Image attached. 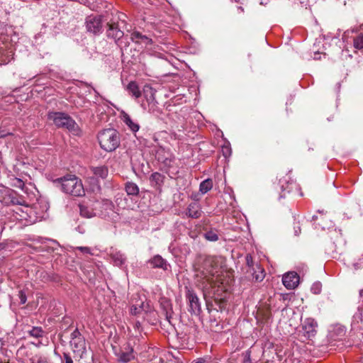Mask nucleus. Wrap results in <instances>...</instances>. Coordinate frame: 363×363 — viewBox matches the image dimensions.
<instances>
[{"label":"nucleus","mask_w":363,"mask_h":363,"mask_svg":"<svg viewBox=\"0 0 363 363\" xmlns=\"http://www.w3.org/2000/svg\"><path fill=\"white\" fill-rule=\"evenodd\" d=\"M54 182L60 184L61 189L65 194L73 196H82L85 194L82 180L75 175L67 174L57 178Z\"/></svg>","instance_id":"obj_1"},{"label":"nucleus","mask_w":363,"mask_h":363,"mask_svg":"<svg viewBox=\"0 0 363 363\" xmlns=\"http://www.w3.org/2000/svg\"><path fill=\"white\" fill-rule=\"evenodd\" d=\"M98 140L103 150L106 152H112L120 145V134L115 129H105L99 133Z\"/></svg>","instance_id":"obj_2"},{"label":"nucleus","mask_w":363,"mask_h":363,"mask_svg":"<svg viewBox=\"0 0 363 363\" xmlns=\"http://www.w3.org/2000/svg\"><path fill=\"white\" fill-rule=\"evenodd\" d=\"M48 119L53 121L57 128H65L74 135H77L79 128L75 121L64 112H52L48 113Z\"/></svg>","instance_id":"obj_3"},{"label":"nucleus","mask_w":363,"mask_h":363,"mask_svg":"<svg viewBox=\"0 0 363 363\" xmlns=\"http://www.w3.org/2000/svg\"><path fill=\"white\" fill-rule=\"evenodd\" d=\"M213 260L212 258H208L205 259L203 263V269L206 272L203 271V288L204 294L208 293L210 296L211 294V289L214 287L217 281V273L218 272L217 269L213 265Z\"/></svg>","instance_id":"obj_4"},{"label":"nucleus","mask_w":363,"mask_h":363,"mask_svg":"<svg viewBox=\"0 0 363 363\" xmlns=\"http://www.w3.org/2000/svg\"><path fill=\"white\" fill-rule=\"evenodd\" d=\"M106 36L108 38L113 40L121 50L129 46L130 43L128 38L124 36V33L120 29L118 23H107Z\"/></svg>","instance_id":"obj_5"},{"label":"nucleus","mask_w":363,"mask_h":363,"mask_svg":"<svg viewBox=\"0 0 363 363\" xmlns=\"http://www.w3.org/2000/svg\"><path fill=\"white\" fill-rule=\"evenodd\" d=\"M69 345L73 352L82 358L86 352V340L77 328L70 335Z\"/></svg>","instance_id":"obj_6"},{"label":"nucleus","mask_w":363,"mask_h":363,"mask_svg":"<svg viewBox=\"0 0 363 363\" xmlns=\"http://www.w3.org/2000/svg\"><path fill=\"white\" fill-rule=\"evenodd\" d=\"M186 289V300L189 306V311L195 315H199L201 311V303L197 295L193 291Z\"/></svg>","instance_id":"obj_7"},{"label":"nucleus","mask_w":363,"mask_h":363,"mask_svg":"<svg viewBox=\"0 0 363 363\" xmlns=\"http://www.w3.org/2000/svg\"><path fill=\"white\" fill-rule=\"evenodd\" d=\"M86 28L87 31L95 35L102 32V21L101 16H89L86 19Z\"/></svg>","instance_id":"obj_8"},{"label":"nucleus","mask_w":363,"mask_h":363,"mask_svg":"<svg viewBox=\"0 0 363 363\" xmlns=\"http://www.w3.org/2000/svg\"><path fill=\"white\" fill-rule=\"evenodd\" d=\"M115 354L118 362L121 363H128L135 359L134 350L129 345L121 348Z\"/></svg>","instance_id":"obj_9"},{"label":"nucleus","mask_w":363,"mask_h":363,"mask_svg":"<svg viewBox=\"0 0 363 363\" xmlns=\"http://www.w3.org/2000/svg\"><path fill=\"white\" fill-rule=\"evenodd\" d=\"M299 279L300 277L296 272H291L283 276L282 282L286 289H294L298 286Z\"/></svg>","instance_id":"obj_10"},{"label":"nucleus","mask_w":363,"mask_h":363,"mask_svg":"<svg viewBox=\"0 0 363 363\" xmlns=\"http://www.w3.org/2000/svg\"><path fill=\"white\" fill-rule=\"evenodd\" d=\"M130 39L132 42L141 45L142 48L147 47L152 43L151 38L143 35L138 30H133L130 33Z\"/></svg>","instance_id":"obj_11"},{"label":"nucleus","mask_w":363,"mask_h":363,"mask_svg":"<svg viewBox=\"0 0 363 363\" xmlns=\"http://www.w3.org/2000/svg\"><path fill=\"white\" fill-rule=\"evenodd\" d=\"M173 157L164 150H159L156 153V159L159 162V168L163 170L169 162H172Z\"/></svg>","instance_id":"obj_12"},{"label":"nucleus","mask_w":363,"mask_h":363,"mask_svg":"<svg viewBox=\"0 0 363 363\" xmlns=\"http://www.w3.org/2000/svg\"><path fill=\"white\" fill-rule=\"evenodd\" d=\"M79 212L80 215L82 217L91 218L96 216L98 214L97 212V206H95L94 203L92 205L82 203L79 204Z\"/></svg>","instance_id":"obj_13"},{"label":"nucleus","mask_w":363,"mask_h":363,"mask_svg":"<svg viewBox=\"0 0 363 363\" xmlns=\"http://www.w3.org/2000/svg\"><path fill=\"white\" fill-rule=\"evenodd\" d=\"M162 171L166 172L169 176V177L172 179H179L180 177V167L179 166V161H177L174 157L172 162H169L167 164V167H166Z\"/></svg>","instance_id":"obj_14"},{"label":"nucleus","mask_w":363,"mask_h":363,"mask_svg":"<svg viewBox=\"0 0 363 363\" xmlns=\"http://www.w3.org/2000/svg\"><path fill=\"white\" fill-rule=\"evenodd\" d=\"M185 40L186 43H190L189 48H185V50L183 52L189 54H196L199 51L198 43L194 38H193L187 32L183 30V40Z\"/></svg>","instance_id":"obj_15"},{"label":"nucleus","mask_w":363,"mask_h":363,"mask_svg":"<svg viewBox=\"0 0 363 363\" xmlns=\"http://www.w3.org/2000/svg\"><path fill=\"white\" fill-rule=\"evenodd\" d=\"M318 325L316 321L313 318H307L303 325V330L305 335L310 338L314 337L316 334V328Z\"/></svg>","instance_id":"obj_16"},{"label":"nucleus","mask_w":363,"mask_h":363,"mask_svg":"<svg viewBox=\"0 0 363 363\" xmlns=\"http://www.w3.org/2000/svg\"><path fill=\"white\" fill-rule=\"evenodd\" d=\"M121 118L123 121V122L128 126L129 130L132 131L133 133H135L138 132L140 129V125L133 119L131 118V117L125 111L121 112Z\"/></svg>","instance_id":"obj_17"},{"label":"nucleus","mask_w":363,"mask_h":363,"mask_svg":"<svg viewBox=\"0 0 363 363\" xmlns=\"http://www.w3.org/2000/svg\"><path fill=\"white\" fill-rule=\"evenodd\" d=\"M148 264L150 265L151 268H160L164 271L167 270L168 267H169L167 261L158 255H155L152 258H151L148 261Z\"/></svg>","instance_id":"obj_18"},{"label":"nucleus","mask_w":363,"mask_h":363,"mask_svg":"<svg viewBox=\"0 0 363 363\" xmlns=\"http://www.w3.org/2000/svg\"><path fill=\"white\" fill-rule=\"evenodd\" d=\"M247 273L250 274L248 278L255 281H262L265 276L264 269L258 264L255 265V270H247Z\"/></svg>","instance_id":"obj_19"},{"label":"nucleus","mask_w":363,"mask_h":363,"mask_svg":"<svg viewBox=\"0 0 363 363\" xmlns=\"http://www.w3.org/2000/svg\"><path fill=\"white\" fill-rule=\"evenodd\" d=\"M94 205L97 206V208H101V214L104 216L114 211V205L109 199H102L101 201H97L94 203Z\"/></svg>","instance_id":"obj_20"},{"label":"nucleus","mask_w":363,"mask_h":363,"mask_svg":"<svg viewBox=\"0 0 363 363\" xmlns=\"http://www.w3.org/2000/svg\"><path fill=\"white\" fill-rule=\"evenodd\" d=\"M89 169L96 179H104L107 177L108 174V169L106 165L97 167L91 166Z\"/></svg>","instance_id":"obj_21"},{"label":"nucleus","mask_w":363,"mask_h":363,"mask_svg":"<svg viewBox=\"0 0 363 363\" xmlns=\"http://www.w3.org/2000/svg\"><path fill=\"white\" fill-rule=\"evenodd\" d=\"M186 215L192 218H199L201 216V210L198 202H192L187 208Z\"/></svg>","instance_id":"obj_22"},{"label":"nucleus","mask_w":363,"mask_h":363,"mask_svg":"<svg viewBox=\"0 0 363 363\" xmlns=\"http://www.w3.org/2000/svg\"><path fill=\"white\" fill-rule=\"evenodd\" d=\"M110 257L116 266L121 267L126 262V257L120 251L113 250Z\"/></svg>","instance_id":"obj_23"},{"label":"nucleus","mask_w":363,"mask_h":363,"mask_svg":"<svg viewBox=\"0 0 363 363\" xmlns=\"http://www.w3.org/2000/svg\"><path fill=\"white\" fill-rule=\"evenodd\" d=\"M192 84L188 87V96L186 94L183 93V98L185 97L188 99L189 101L193 100L196 101L197 95H198V86L196 82L191 81Z\"/></svg>","instance_id":"obj_24"},{"label":"nucleus","mask_w":363,"mask_h":363,"mask_svg":"<svg viewBox=\"0 0 363 363\" xmlns=\"http://www.w3.org/2000/svg\"><path fill=\"white\" fill-rule=\"evenodd\" d=\"M279 183L281 189L280 198L285 197L286 192L289 193L296 184L293 182H289L286 179H280Z\"/></svg>","instance_id":"obj_25"},{"label":"nucleus","mask_w":363,"mask_h":363,"mask_svg":"<svg viewBox=\"0 0 363 363\" xmlns=\"http://www.w3.org/2000/svg\"><path fill=\"white\" fill-rule=\"evenodd\" d=\"M164 176L159 172H153L150 177L152 186H161L164 183Z\"/></svg>","instance_id":"obj_26"},{"label":"nucleus","mask_w":363,"mask_h":363,"mask_svg":"<svg viewBox=\"0 0 363 363\" xmlns=\"http://www.w3.org/2000/svg\"><path fill=\"white\" fill-rule=\"evenodd\" d=\"M155 90L150 86H145L143 88V96L148 104L155 102Z\"/></svg>","instance_id":"obj_27"},{"label":"nucleus","mask_w":363,"mask_h":363,"mask_svg":"<svg viewBox=\"0 0 363 363\" xmlns=\"http://www.w3.org/2000/svg\"><path fill=\"white\" fill-rule=\"evenodd\" d=\"M127 89L128 92L136 99L141 96V92L135 82H130L127 86Z\"/></svg>","instance_id":"obj_28"},{"label":"nucleus","mask_w":363,"mask_h":363,"mask_svg":"<svg viewBox=\"0 0 363 363\" xmlns=\"http://www.w3.org/2000/svg\"><path fill=\"white\" fill-rule=\"evenodd\" d=\"M213 187V181L211 179H207L203 181L199 186V191L201 194H204L209 191Z\"/></svg>","instance_id":"obj_29"},{"label":"nucleus","mask_w":363,"mask_h":363,"mask_svg":"<svg viewBox=\"0 0 363 363\" xmlns=\"http://www.w3.org/2000/svg\"><path fill=\"white\" fill-rule=\"evenodd\" d=\"M125 191L128 195L135 196L139 193V188L135 183L128 182L125 184Z\"/></svg>","instance_id":"obj_30"},{"label":"nucleus","mask_w":363,"mask_h":363,"mask_svg":"<svg viewBox=\"0 0 363 363\" xmlns=\"http://www.w3.org/2000/svg\"><path fill=\"white\" fill-rule=\"evenodd\" d=\"M359 323L363 324V315H362V311H358L353 315L352 321V326L353 328H355V327L362 328L361 325H359Z\"/></svg>","instance_id":"obj_31"},{"label":"nucleus","mask_w":363,"mask_h":363,"mask_svg":"<svg viewBox=\"0 0 363 363\" xmlns=\"http://www.w3.org/2000/svg\"><path fill=\"white\" fill-rule=\"evenodd\" d=\"M30 336L39 338L42 337L45 335V331L41 327H33L30 330L28 331Z\"/></svg>","instance_id":"obj_32"},{"label":"nucleus","mask_w":363,"mask_h":363,"mask_svg":"<svg viewBox=\"0 0 363 363\" xmlns=\"http://www.w3.org/2000/svg\"><path fill=\"white\" fill-rule=\"evenodd\" d=\"M30 363H50L49 359L44 356L35 354L30 358Z\"/></svg>","instance_id":"obj_33"},{"label":"nucleus","mask_w":363,"mask_h":363,"mask_svg":"<svg viewBox=\"0 0 363 363\" xmlns=\"http://www.w3.org/2000/svg\"><path fill=\"white\" fill-rule=\"evenodd\" d=\"M204 238L209 241L215 242L218 240V235L216 231L213 230H208L203 234Z\"/></svg>","instance_id":"obj_34"},{"label":"nucleus","mask_w":363,"mask_h":363,"mask_svg":"<svg viewBox=\"0 0 363 363\" xmlns=\"http://www.w3.org/2000/svg\"><path fill=\"white\" fill-rule=\"evenodd\" d=\"M180 99H174L172 100V104L169 105V111L172 112V113L177 114L179 111H181L182 109L178 107L177 104H179L178 101H179Z\"/></svg>","instance_id":"obj_35"},{"label":"nucleus","mask_w":363,"mask_h":363,"mask_svg":"<svg viewBox=\"0 0 363 363\" xmlns=\"http://www.w3.org/2000/svg\"><path fill=\"white\" fill-rule=\"evenodd\" d=\"M353 44L356 49H363V34H359L356 36L353 40Z\"/></svg>","instance_id":"obj_36"},{"label":"nucleus","mask_w":363,"mask_h":363,"mask_svg":"<svg viewBox=\"0 0 363 363\" xmlns=\"http://www.w3.org/2000/svg\"><path fill=\"white\" fill-rule=\"evenodd\" d=\"M75 251H80L83 255H84L85 258H87V255H93L94 254L91 252V249L89 247H76L74 248Z\"/></svg>","instance_id":"obj_37"},{"label":"nucleus","mask_w":363,"mask_h":363,"mask_svg":"<svg viewBox=\"0 0 363 363\" xmlns=\"http://www.w3.org/2000/svg\"><path fill=\"white\" fill-rule=\"evenodd\" d=\"M246 265L248 267L247 270H255V264L253 262L252 256L250 254H247L245 257Z\"/></svg>","instance_id":"obj_38"},{"label":"nucleus","mask_w":363,"mask_h":363,"mask_svg":"<svg viewBox=\"0 0 363 363\" xmlns=\"http://www.w3.org/2000/svg\"><path fill=\"white\" fill-rule=\"evenodd\" d=\"M9 189L4 186H0V201L3 202L8 195Z\"/></svg>","instance_id":"obj_39"},{"label":"nucleus","mask_w":363,"mask_h":363,"mask_svg":"<svg viewBox=\"0 0 363 363\" xmlns=\"http://www.w3.org/2000/svg\"><path fill=\"white\" fill-rule=\"evenodd\" d=\"M61 363H73V360L69 353L64 352Z\"/></svg>","instance_id":"obj_40"},{"label":"nucleus","mask_w":363,"mask_h":363,"mask_svg":"<svg viewBox=\"0 0 363 363\" xmlns=\"http://www.w3.org/2000/svg\"><path fill=\"white\" fill-rule=\"evenodd\" d=\"M18 296V298L20 300V303L25 304L27 301V296H26V293L23 291L21 290V291H19Z\"/></svg>","instance_id":"obj_41"},{"label":"nucleus","mask_w":363,"mask_h":363,"mask_svg":"<svg viewBox=\"0 0 363 363\" xmlns=\"http://www.w3.org/2000/svg\"><path fill=\"white\" fill-rule=\"evenodd\" d=\"M311 290L313 294H318L320 293L321 287L320 283H315L313 285Z\"/></svg>","instance_id":"obj_42"},{"label":"nucleus","mask_w":363,"mask_h":363,"mask_svg":"<svg viewBox=\"0 0 363 363\" xmlns=\"http://www.w3.org/2000/svg\"><path fill=\"white\" fill-rule=\"evenodd\" d=\"M14 186L20 189H23L24 182L21 179L16 178L14 180Z\"/></svg>","instance_id":"obj_43"},{"label":"nucleus","mask_w":363,"mask_h":363,"mask_svg":"<svg viewBox=\"0 0 363 363\" xmlns=\"http://www.w3.org/2000/svg\"><path fill=\"white\" fill-rule=\"evenodd\" d=\"M140 308H138L135 306H132L130 308V313L133 315H136L140 313Z\"/></svg>","instance_id":"obj_44"},{"label":"nucleus","mask_w":363,"mask_h":363,"mask_svg":"<svg viewBox=\"0 0 363 363\" xmlns=\"http://www.w3.org/2000/svg\"><path fill=\"white\" fill-rule=\"evenodd\" d=\"M190 196L194 201V202H198L201 199L199 193H193Z\"/></svg>","instance_id":"obj_45"},{"label":"nucleus","mask_w":363,"mask_h":363,"mask_svg":"<svg viewBox=\"0 0 363 363\" xmlns=\"http://www.w3.org/2000/svg\"><path fill=\"white\" fill-rule=\"evenodd\" d=\"M12 133L6 131L4 130H0V138H4L7 135H11Z\"/></svg>","instance_id":"obj_46"},{"label":"nucleus","mask_w":363,"mask_h":363,"mask_svg":"<svg viewBox=\"0 0 363 363\" xmlns=\"http://www.w3.org/2000/svg\"><path fill=\"white\" fill-rule=\"evenodd\" d=\"M294 232L296 235H298L301 233V227L298 225L297 226H294Z\"/></svg>","instance_id":"obj_47"},{"label":"nucleus","mask_w":363,"mask_h":363,"mask_svg":"<svg viewBox=\"0 0 363 363\" xmlns=\"http://www.w3.org/2000/svg\"><path fill=\"white\" fill-rule=\"evenodd\" d=\"M7 247V243L6 242H0V251L3 250H5Z\"/></svg>","instance_id":"obj_48"},{"label":"nucleus","mask_w":363,"mask_h":363,"mask_svg":"<svg viewBox=\"0 0 363 363\" xmlns=\"http://www.w3.org/2000/svg\"><path fill=\"white\" fill-rule=\"evenodd\" d=\"M26 347H20V348L18 349V354H26Z\"/></svg>","instance_id":"obj_49"},{"label":"nucleus","mask_w":363,"mask_h":363,"mask_svg":"<svg viewBox=\"0 0 363 363\" xmlns=\"http://www.w3.org/2000/svg\"><path fill=\"white\" fill-rule=\"evenodd\" d=\"M194 363H205V360L202 358L197 359Z\"/></svg>","instance_id":"obj_50"},{"label":"nucleus","mask_w":363,"mask_h":363,"mask_svg":"<svg viewBox=\"0 0 363 363\" xmlns=\"http://www.w3.org/2000/svg\"><path fill=\"white\" fill-rule=\"evenodd\" d=\"M167 319L168 320L169 323L172 324V316L171 315H169L167 313Z\"/></svg>","instance_id":"obj_51"},{"label":"nucleus","mask_w":363,"mask_h":363,"mask_svg":"<svg viewBox=\"0 0 363 363\" xmlns=\"http://www.w3.org/2000/svg\"><path fill=\"white\" fill-rule=\"evenodd\" d=\"M238 11L239 13H242V12H244V9L242 6H239L238 8Z\"/></svg>","instance_id":"obj_52"},{"label":"nucleus","mask_w":363,"mask_h":363,"mask_svg":"<svg viewBox=\"0 0 363 363\" xmlns=\"http://www.w3.org/2000/svg\"><path fill=\"white\" fill-rule=\"evenodd\" d=\"M4 228H2V229H1V230L0 229V236H1V234H2V232H3V230H4Z\"/></svg>","instance_id":"obj_53"},{"label":"nucleus","mask_w":363,"mask_h":363,"mask_svg":"<svg viewBox=\"0 0 363 363\" xmlns=\"http://www.w3.org/2000/svg\"><path fill=\"white\" fill-rule=\"evenodd\" d=\"M348 32H349L348 30H347V31H346V32H345V33H344V34H343L342 38H344V37L347 35V33Z\"/></svg>","instance_id":"obj_54"},{"label":"nucleus","mask_w":363,"mask_h":363,"mask_svg":"<svg viewBox=\"0 0 363 363\" xmlns=\"http://www.w3.org/2000/svg\"><path fill=\"white\" fill-rule=\"evenodd\" d=\"M315 219H316V216H313V220H315Z\"/></svg>","instance_id":"obj_55"},{"label":"nucleus","mask_w":363,"mask_h":363,"mask_svg":"<svg viewBox=\"0 0 363 363\" xmlns=\"http://www.w3.org/2000/svg\"><path fill=\"white\" fill-rule=\"evenodd\" d=\"M139 325H140V323H139V322H138V323H136V326H138Z\"/></svg>","instance_id":"obj_56"}]
</instances>
